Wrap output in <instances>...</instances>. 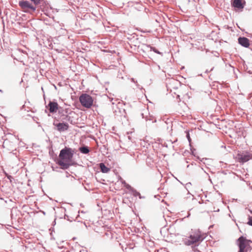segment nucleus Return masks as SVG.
I'll return each mask as SVG.
<instances>
[{
  "instance_id": "obj_1",
  "label": "nucleus",
  "mask_w": 252,
  "mask_h": 252,
  "mask_svg": "<svg viewBox=\"0 0 252 252\" xmlns=\"http://www.w3.org/2000/svg\"><path fill=\"white\" fill-rule=\"evenodd\" d=\"M74 154V151L69 147H65L60 151L57 163L61 166V169H67L72 165L70 162L72 161Z\"/></svg>"
},
{
  "instance_id": "obj_2",
  "label": "nucleus",
  "mask_w": 252,
  "mask_h": 252,
  "mask_svg": "<svg viewBox=\"0 0 252 252\" xmlns=\"http://www.w3.org/2000/svg\"><path fill=\"white\" fill-rule=\"evenodd\" d=\"M189 240L186 242L187 245H191L199 241H202L204 238V234H202L199 230L194 231L189 237Z\"/></svg>"
},
{
  "instance_id": "obj_3",
  "label": "nucleus",
  "mask_w": 252,
  "mask_h": 252,
  "mask_svg": "<svg viewBox=\"0 0 252 252\" xmlns=\"http://www.w3.org/2000/svg\"><path fill=\"white\" fill-rule=\"evenodd\" d=\"M19 5L24 12L30 13L34 12L37 8L29 1L25 0H20Z\"/></svg>"
},
{
  "instance_id": "obj_4",
  "label": "nucleus",
  "mask_w": 252,
  "mask_h": 252,
  "mask_svg": "<svg viewBox=\"0 0 252 252\" xmlns=\"http://www.w3.org/2000/svg\"><path fill=\"white\" fill-rule=\"evenodd\" d=\"M79 101L81 105L87 108H91L93 104L92 97L87 94H82L79 97Z\"/></svg>"
},
{
  "instance_id": "obj_5",
  "label": "nucleus",
  "mask_w": 252,
  "mask_h": 252,
  "mask_svg": "<svg viewBox=\"0 0 252 252\" xmlns=\"http://www.w3.org/2000/svg\"><path fill=\"white\" fill-rule=\"evenodd\" d=\"M237 158L240 162L244 163L252 159V155L248 152L243 151L237 154Z\"/></svg>"
},
{
  "instance_id": "obj_6",
  "label": "nucleus",
  "mask_w": 252,
  "mask_h": 252,
  "mask_svg": "<svg viewBox=\"0 0 252 252\" xmlns=\"http://www.w3.org/2000/svg\"><path fill=\"white\" fill-rule=\"evenodd\" d=\"M237 241L239 242L238 247L239 250L238 252H246V251L245 249L247 245H248L249 242H251V241L247 240L245 237L242 236L240 237Z\"/></svg>"
},
{
  "instance_id": "obj_7",
  "label": "nucleus",
  "mask_w": 252,
  "mask_h": 252,
  "mask_svg": "<svg viewBox=\"0 0 252 252\" xmlns=\"http://www.w3.org/2000/svg\"><path fill=\"white\" fill-rule=\"evenodd\" d=\"M231 4L236 10L242 11L246 5L245 0H231Z\"/></svg>"
},
{
  "instance_id": "obj_8",
  "label": "nucleus",
  "mask_w": 252,
  "mask_h": 252,
  "mask_svg": "<svg viewBox=\"0 0 252 252\" xmlns=\"http://www.w3.org/2000/svg\"><path fill=\"white\" fill-rule=\"evenodd\" d=\"M47 107L48 108L50 113H53L56 112L59 109V105L57 102L50 101Z\"/></svg>"
},
{
  "instance_id": "obj_9",
  "label": "nucleus",
  "mask_w": 252,
  "mask_h": 252,
  "mask_svg": "<svg viewBox=\"0 0 252 252\" xmlns=\"http://www.w3.org/2000/svg\"><path fill=\"white\" fill-rule=\"evenodd\" d=\"M53 124L57 126V130L60 132L66 130L68 128V125L66 123H60L58 124L54 123Z\"/></svg>"
},
{
  "instance_id": "obj_10",
  "label": "nucleus",
  "mask_w": 252,
  "mask_h": 252,
  "mask_svg": "<svg viewBox=\"0 0 252 252\" xmlns=\"http://www.w3.org/2000/svg\"><path fill=\"white\" fill-rule=\"evenodd\" d=\"M238 43L242 46L247 48L250 45L249 39L245 37L238 38Z\"/></svg>"
},
{
  "instance_id": "obj_11",
  "label": "nucleus",
  "mask_w": 252,
  "mask_h": 252,
  "mask_svg": "<svg viewBox=\"0 0 252 252\" xmlns=\"http://www.w3.org/2000/svg\"><path fill=\"white\" fill-rule=\"evenodd\" d=\"M99 168L100 169V171L104 173H107L110 171V168L106 167L104 163H100L99 164Z\"/></svg>"
},
{
  "instance_id": "obj_12",
  "label": "nucleus",
  "mask_w": 252,
  "mask_h": 252,
  "mask_svg": "<svg viewBox=\"0 0 252 252\" xmlns=\"http://www.w3.org/2000/svg\"><path fill=\"white\" fill-rule=\"evenodd\" d=\"M79 151L84 154H87L90 152V149L88 146H84L79 149Z\"/></svg>"
},
{
  "instance_id": "obj_13",
  "label": "nucleus",
  "mask_w": 252,
  "mask_h": 252,
  "mask_svg": "<svg viewBox=\"0 0 252 252\" xmlns=\"http://www.w3.org/2000/svg\"><path fill=\"white\" fill-rule=\"evenodd\" d=\"M62 120L65 121H69L71 119V118L70 116H68L67 115H66L65 114H63V115H62Z\"/></svg>"
},
{
  "instance_id": "obj_14",
  "label": "nucleus",
  "mask_w": 252,
  "mask_h": 252,
  "mask_svg": "<svg viewBox=\"0 0 252 252\" xmlns=\"http://www.w3.org/2000/svg\"><path fill=\"white\" fill-rule=\"evenodd\" d=\"M31 1L33 3V5L36 7L38 5L40 4L43 0H31Z\"/></svg>"
},
{
  "instance_id": "obj_15",
  "label": "nucleus",
  "mask_w": 252,
  "mask_h": 252,
  "mask_svg": "<svg viewBox=\"0 0 252 252\" xmlns=\"http://www.w3.org/2000/svg\"><path fill=\"white\" fill-rule=\"evenodd\" d=\"M125 187L131 193L132 191L134 190V188H133L131 186H130L129 184L127 183H125Z\"/></svg>"
},
{
  "instance_id": "obj_16",
  "label": "nucleus",
  "mask_w": 252,
  "mask_h": 252,
  "mask_svg": "<svg viewBox=\"0 0 252 252\" xmlns=\"http://www.w3.org/2000/svg\"><path fill=\"white\" fill-rule=\"evenodd\" d=\"M131 81L132 82H134L136 84V85L137 86V87L141 90H142L143 89V88L142 87H140V86L137 83V81H135V79L134 78H131Z\"/></svg>"
},
{
  "instance_id": "obj_17",
  "label": "nucleus",
  "mask_w": 252,
  "mask_h": 252,
  "mask_svg": "<svg viewBox=\"0 0 252 252\" xmlns=\"http://www.w3.org/2000/svg\"><path fill=\"white\" fill-rule=\"evenodd\" d=\"M131 193H132L133 195L134 196H138L140 195V193L136 191L135 189L132 191Z\"/></svg>"
},
{
  "instance_id": "obj_18",
  "label": "nucleus",
  "mask_w": 252,
  "mask_h": 252,
  "mask_svg": "<svg viewBox=\"0 0 252 252\" xmlns=\"http://www.w3.org/2000/svg\"><path fill=\"white\" fill-rule=\"evenodd\" d=\"M251 212L252 214V211H251ZM248 219L249 221L248 222V224L251 226H252V216H249Z\"/></svg>"
},
{
  "instance_id": "obj_19",
  "label": "nucleus",
  "mask_w": 252,
  "mask_h": 252,
  "mask_svg": "<svg viewBox=\"0 0 252 252\" xmlns=\"http://www.w3.org/2000/svg\"><path fill=\"white\" fill-rule=\"evenodd\" d=\"M151 50H153L154 52H155L158 54H161V53L159 51H158L156 48H155L154 47H151Z\"/></svg>"
},
{
  "instance_id": "obj_20",
  "label": "nucleus",
  "mask_w": 252,
  "mask_h": 252,
  "mask_svg": "<svg viewBox=\"0 0 252 252\" xmlns=\"http://www.w3.org/2000/svg\"><path fill=\"white\" fill-rule=\"evenodd\" d=\"M64 219L65 220H67L69 221H72V220L70 219V218L69 216H68V215H65L64 216Z\"/></svg>"
},
{
  "instance_id": "obj_21",
  "label": "nucleus",
  "mask_w": 252,
  "mask_h": 252,
  "mask_svg": "<svg viewBox=\"0 0 252 252\" xmlns=\"http://www.w3.org/2000/svg\"><path fill=\"white\" fill-rule=\"evenodd\" d=\"M59 110V113L60 114H62V115H63V114H66L67 113V112L66 111H64L63 110H60V109H58Z\"/></svg>"
},
{
  "instance_id": "obj_22",
  "label": "nucleus",
  "mask_w": 252,
  "mask_h": 252,
  "mask_svg": "<svg viewBox=\"0 0 252 252\" xmlns=\"http://www.w3.org/2000/svg\"><path fill=\"white\" fill-rule=\"evenodd\" d=\"M213 69H214V67H212V68L211 69V70H210V71H209L208 69H207V70H206L205 72H206V73H208V72H209L210 71H212V70H213Z\"/></svg>"
},
{
  "instance_id": "obj_23",
  "label": "nucleus",
  "mask_w": 252,
  "mask_h": 252,
  "mask_svg": "<svg viewBox=\"0 0 252 252\" xmlns=\"http://www.w3.org/2000/svg\"><path fill=\"white\" fill-rule=\"evenodd\" d=\"M187 138H188V140H189V142H190V137H189V134H187Z\"/></svg>"
},
{
  "instance_id": "obj_24",
  "label": "nucleus",
  "mask_w": 252,
  "mask_h": 252,
  "mask_svg": "<svg viewBox=\"0 0 252 252\" xmlns=\"http://www.w3.org/2000/svg\"><path fill=\"white\" fill-rule=\"evenodd\" d=\"M9 140H5V141H4V144H6L7 143V144H8V143H9Z\"/></svg>"
},
{
  "instance_id": "obj_25",
  "label": "nucleus",
  "mask_w": 252,
  "mask_h": 252,
  "mask_svg": "<svg viewBox=\"0 0 252 252\" xmlns=\"http://www.w3.org/2000/svg\"><path fill=\"white\" fill-rule=\"evenodd\" d=\"M125 183H126L125 181H122V184L124 185V187L125 186Z\"/></svg>"
},
{
  "instance_id": "obj_26",
  "label": "nucleus",
  "mask_w": 252,
  "mask_h": 252,
  "mask_svg": "<svg viewBox=\"0 0 252 252\" xmlns=\"http://www.w3.org/2000/svg\"><path fill=\"white\" fill-rule=\"evenodd\" d=\"M138 196H139V198H140V199L144 198V196H142L140 194V195H139Z\"/></svg>"
},
{
  "instance_id": "obj_27",
  "label": "nucleus",
  "mask_w": 252,
  "mask_h": 252,
  "mask_svg": "<svg viewBox=\"0 0 252 252\" xmlns=\"http://www.w3.org/2000/svg\"><path fill=\"white\" fill-rule=\"evenodd\" d=\"M141 116H142V118H145V117H144V114H143V113H142V114H141Z\"/></svg>"
},
{
  "instance_id": "obj_28",
  "label": "nucleus",
  "mask_w": 252,
  "mask_h": 252,
  "mask_svg": "<svg viewBox=\"0 0 252 252\" xmlns=\"http://www.w3.org/2000/svg\"><path fill=\"white\" fill-rule=\"evenodd\" d=\"M145 119H146V121L148 120V119H147V117L145 118Z\"/></svg>"
},
{
  "instance_id": "obj_29",
  "label": "nucleus",
  "mask_w": 252,
  "mask_h": 252,
  "mask_svg": "<svg viewBox=\"0 0 252 252\" xmlns=\"http://www.w3.org/2000/svg\"><path fill=\"white\" fill-rule=\"evenodd\" d=\"M189 215H190V214H188V215L187 216V217H189Z\"/></svg>"
}]
</instances>
